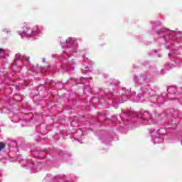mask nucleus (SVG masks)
Instances as JSON below:
<instances>
[{"label": "nucleus", "mask_w": 182, "mask_h": 182, "mask_svg": "<svg viewBox=\"0 0 182 182\" xmlns=\"http://www.w3.org/2000/svg\"><path fill=\"white\" fill-rule=\"evenodd\" d=\"M26 29H27V31H26V33L27 35H32V33L33 35H36V33H39V27H38V26H36L33 28V31L31 30V28H28Z\"/></svg>", "instance_id": "obj_1"}, {"label": "nucleus", "mask_w": 182, "mask_h": 182, "mask_svg": "<svg viewBox=\"0 0 182 182\" xmlns=\"http://www.w3.org/2000/svg\"><path fill=\"white\" fill-rule=\"evenodd\" d=\"M0 53H5V50L0 48Z\"/></svg>", "instance_id": "obj_3"}, {"label": "nucleus", "mask_w": 182, "mask_h": 182, "mask_svg": "<svg viewBox=\"0 0 182 182\" xmlns=\"http://www.w3.org/2000/svg\"><path fill=\"white\" fill-rule=\"evenodd\" d=\"M43 63L46 62V59L43 60Z\"/></svg>", "instance_id": "obj_4"}, {"label": "nucleus", "mask_w": 182, "mask_h": 182, "mask_svg": "<svg viewBox=\"0 0 182 182\" xmlns=\"http://www.w3.org/2000/svg\"><path fill=\"white\" fill-rule=\"evenodd\" d=\"M21 36H22V34H19Z\"/></svg>", "instance_id": "obj_5"}, {"label": "nucleus", "mask_w": 182, "mask_h": 182, "mask_svg": "<svg viewBox=\"0 0 182 182\" xmlns=\"http://www.w3.org/2000/svg\"><path fill=\"white\" fill-rule=\"evenodd\" d=\"M6 144L2 143V142H0V151H2V150H4V147H6Z\"/></svg>", "instance_id": "obj_2"}]
</instances>
